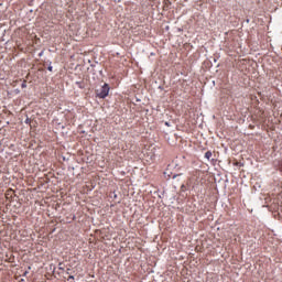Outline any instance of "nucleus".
Here are the masks:
<instances>
[{
	"instance_id": "obj_1",
	"label": "nucleus",
	"mask_w": 282,
	"mask_h": 282,
	"mask_svg": "<svg viewBox=\"0 0 282 282\" xmlns=\"http://www.w3.org/2000/svg\"><path fill=\"white\" fill-rule=\"evenodd\" d=\"M109 84H104L102 87L99 90H97V98H107V96H109Z\"/></svg>"
},
{
	"instance_id": "obj_2",
	"label": "nucleus",
	"mask_w": 282,
	"mask_h": 282,
	"mask_svg": "<svg viewBox=\"0 0 282 282\" xmlns=\"http://www.w3.org/2000/svg\"><path fill=\"white\" fill-rule=\"evenodd\" d=\"M205 158H206V160H210V159L213 158V152L207 151V152L205 153Z\"/></svg>"
},
{
	"instance_id": "obj_3",
	"label": "nucleus",
	"mask_w": 282,
	"mask_h": 282,
	"mask_svg": "<svg viewBox=\"0 0 282 282\" xmlns=\"http://www.w3.org/2000/svg\"><path fill=\"white\" fill-rule=\"evenodd\" d=\"M22 89H25V87H28V82H23L22 85H21Z\"/></svg>"
},
{
	"instance_id": "obj_4",
	"label": "nucleus",
	"mask_w": 282,
	"mask_h": 282,
	"mask_svg": "<svg viewBox=\"0 0 282 282\" xmlns=\"http://www.w3.org/2000/svg\"><path fill=\"white\" fill-rule=\"evenodd\" d=\"M48 72H53L54 67H52V64L47 67Z\"/></svg>"
},
{
	"instance_id": "obj_5",
	"label": "nucleus",
	"mask_w": 282,
	"mask_h": 282,
	"mask_svg": "<svg viewBox=\"0 0 282 282\" xmlns=\"http://www.w3.org/2000/svg\"><path fill=\"white\" fill-rule=\"evenodd\" d=\"M8 195H10V192H9V193H7V197H8Z\"/></svg>"
}]
</instances>
